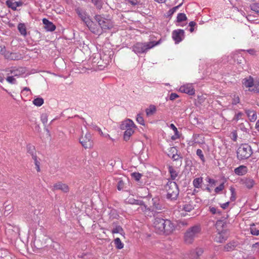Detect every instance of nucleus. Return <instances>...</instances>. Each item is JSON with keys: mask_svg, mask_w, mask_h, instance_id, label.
<instances>
[{"mask_svg": "<svg viewBox=\"0 0 259 259\" xmlns=\"http://www.w3.org/2000/svg\"><path fill=\"white\" fill-rule=\"evenodd\" d=\"M153 227L157 233L169 234L175 229L174 225L168 220L156 218L153 222Z\"/></svg>", "mask_w": 259, "mask_h": 259, "instance_id": "1", "label": "nucleus"}, {"mask_svg": "<svg viewBox=\"0 0 259 259\" xmlns=\"http://www.w3.org/2000/svg\"><path fill=\"white\" fill-rule=\"evenodd\" d=\"M136 125L133 121L130 119H126L121 122L120 125V128L124 130L123 139L125 141H128L130 137L134 134Z\"/></svg>", "mask_w": 259, "mask_h": 259, "instance_id": "2", "label": "nucleus"}, {"mask_svg": "<svg viewBox=\"0 0 259 259\" xmlns=\"http://www.w3.org/2000/svg\"><path fill=\"white\" fill-rule=\"evenodd\" d=\"M199 225H195L188 228L184 234V241L187 244H191L197 238L201 232Z\"/></svg>", "mask_w": 259, "mask_h": 259, "instance_id": "3", "label": "nucleus"}, {"mask_svg": "<svg viewBox=\"0 0 259 259\" xmlns=\"http://www.w3.org/2000/svg\"><path fill=\"white\" fill-rule=\"evenodd\" d=\"M159 41H150L144 43L138 42L133 46V50L137 54L144 53L148 50L159 44Z\"/></svg>", "mask_w": 259, "mask_h": 259, "instance_id": "4", "label": "nucleus"}, {"mask_svg": "<svg viewBox=\"0 0 259 259\" xmlns=\"http://www.w3.org/2000/svg\"><path fill=\"white\" fill-rule=\"evenodd\" d=\"M167 191V198L171 200H176L179 195V190L176 182L168 181L165 186Z\"/></svg>", "mask_w": 259, "mask_h": 259, "instance_id": "5", "label": "nucleus"}, {"mask_svg": "<svg viewBox=\"0 0 259 259\" xmlns=\"http://www.w3.org/2000/svg\"><path fill=\"white\" fill-rule=\"evenodd\" d=\"M251 148L247 144H241L237 151V157L240 160L246 159L251 156Z\"/></svg>", "mask_w": 259, "mask_h": 259, "instance_id": "6", "label": "nucleus"}, {"mask_svg": "<svg viewBox=\"0 0 259 259\" xmlns=\"http://www.w3.org/2000/svg\"><path fill=\"white\" fill-rule=\"evenodd\" d=\"M79 142L85 149H90L93 147L94 142L90 133H86L82 135L79 139Z\"/></svg>", "mask_w": 259, "mask_h": 259, "instance_id": "7", "label": "nucleus"}, {"mask_svg": "<svg viewBox=\"0 0 259 259\" xmlns=\"http://www.w3.org/2000/svg\"><path fill=\"white\" fill-rule=\"evenodd\" d=\"M95 19L102 29H109L112 27V22L109 19H105L100 15H96Z\"/></svg>", "mask_w": 259, "mask_h": 259, "instance_id": "8", "label": "nucleus"}, {"mask_svg": "<svg viewBox=\"0 0 259 259\" xmlns=\"http://www.w3.org/2000/svg\"><path fill=\"white\" fill-rule=\"evenodd\" d=\"M76 12L81 20L85 23L87 26L91 27L93 24V21H92L87 15L85 12L81 11L80 9L77 8Z\"/></svg>", "mask_w": 259, "mask_h": 259, "instance_id": "9", "label": "nucleus"}, {"mask_svg": "<svg viewBox=\"0 0 259 259\" xmlns=\"http://www.w3.org/2000/svg\"><path fill=\"white\" fill-rule=\"evenodd\" d=\"M179 91L187 94L189 95H194L195 94V90L192 84L187 83L182 85Z\"/></svg>", "mask_w": 259, "mask_h": 259, "instance_id": "10", "label": "nucleus"}, {"mask_svg": "<svg viewBox=\"0 0 259 259\" xmlns=\"http://www.w3.org/2000/svg\"><path fill=\"white\" fill-rule=\"evenodd\" d=\"M184 36V31L182 29H178L173 31L172 33V37L175 40L176 44L181 42Z\"/></svg>", "mask_w": 259, "mask_h": 259, "instance_id": "11", "label": "nucleus"}, {"mask_svg": "<svg viewBox=\"0 0 259 259\" xmlns=\"http://www.w3.org/2000/svg\"><path fill=\"white\" fill-rule=\"evenodd\" d=\"M217 232L214 238V240L217 242L223 243L227 239L229 235L228 231H218Z\"/></svg>", "mask_w": 259, "mask_h": 259, "instance_id": "12", "label": "nucleus"}, {"mask_svg": "<svg viewBox=\"0 0 259 259\" xmlns=\"http://www.w3.org/2000/svg\"><path fill=\"white\" fill-rule=\"evenodd\" d=\"M57 190H60L64 192H67L69 191V188L66 184L59 182L55 184L52 188L53 191Z\"/></svg>", "mask_w": 259, "mask_h": 259, "instance_id": "13", "label": "nucleus"}, {"mask_svg": "<svg viewBox=\"0 0 259 259\" xmlns=\"http://www.w3.org/2000/svg\"><path fill=\"white\" fill-rule=\"evenodd\" d=\"M217 232L228 231L226 229V222L224 220H218L215 224Z\"/></svg>", "mask_w": 259, "mask_h": 259, "instance_id": "14", "label": "nucleus"}, {"mask_svg": "<svg viewBox=\"0 0 259 259\" xmlns=\"http://www.w3.org/2000/svg\"><path fill=\"white\" fill-rule=\"evenodd\" d=\"M42 23L45 25V28L48 31H53L56 29L55 25L51 22L46 18L42 19Z\"/></svg>", "mask_w": 259, "mask_h": 259, "instance_id": "15", "label": "nucleus"}, {"mask_svg": "<svg viewBox=\"0 0 259 259\" xmlns=\"http://www.w3.org/2000/svg\"><path fill=\"white\" fill-rule=\"evenodd\" d=\"M5 57L7 59L17 60L21 58V55L17 53H11L7 52Z\"/></svg>", "mask_w": 259, "mask_h": 259, "instance_id": "16", "label": "nucleus"}, {"mask_svg": "<svg viewBox=\"0 0 259 259\" xmlns=\"http://www.w3.org/2000/svg\"><path fill=\"white\" fill-rule=\"evenodd\" d=\"M204 251L202 248H197L195 250L191 252L192 259H198Z\"/></svg>", "mask_w": 259, "mask_h": 259, "instance_id": "17", "label": "nucleus"}, {"mask_svg": "<svg viewBox=\"0 0 259 259\" xmlns=\"http://www.w3.org/2000/svg\"><path fill=\"white\" fill-rule=\"evenodd\" d=\"M6 4L9 8H11L13 10H16L17 7L21 6V2H14L11 0H8L6 1Z\"/></svg>", "mask_w": 259, "mask_h": 259, "instance_id": "18", "label": "nucleus"}, {"mask_svg": "<svg viewBox=\"0 0 259 259\" xmlns=\"http://www.w3.org/2000/svg\"><path fill=\"white\" fill-rule=\"evenodd\" d=\"M234 171L236 174L239 176L245 175L247 171V168L244 165H241L235 169Z\"/></svg>", "mask_w": 259, "mask_h": 259, "instance_id": "19", "label": "nucleus"}, {"mask_svg": "<svg viewBox=\"0 0 259 259\" xmlns=\"http://www.w3.org/2000/svg\"><path fill=\"white\" fill-rule=\"evenodd\" d=\"M26 150L27 152L33 156V159L35 161V162H37L36 156H34V153H35L34 146L30 144H29L27 145Z\"/></svg>", "mask_w": 259, "mask_h": 259, "instance_id": "20", "label": "nucleus"}, {"mask_svg": "<svg viewBox=\"0 0 259 259\" xmlns=\"http://www.w3.org/2000/svg\"><path fill=\"white\" fill-rule=\"evenodd\" d=\"M18 29L22 35L23 36H26V27L24 23H19L18 25Z\"/></svg>", "mask_w": 259, "mask_h": 259, "instance_id": "21", "label": "nucleus"}, {"mask_svg": "<svg viewBox=\"0 0 259 259\" xmlns=\"http://www.w3.org/2000/svg\"><path fill=\"white\" fill-rule=\"evenodd\" d=\"M194 205L193 204V202L192 201L186 203L184 204L183 206V209L187 212H190L192 210L194 209Z\"/></svg>", "mask_w": 259, "mask_h": 259, "instance_id": "22", "label": "nucleus"}, {"mask_svg": "<svg viewBox=\"0 0 259 259\" xmlns=\"http://www.w3.org/2000/svg\"><path fill=\"white\" fill-rule=\"evenodd\" d=\"M243 84L246 88H250L253 85V79L250 76L248 78H245L243 80Z\"/></svg>", "mask_w": 259, "mask_h": 259, "instance_id": "23", "label": "nucleus"}, {"mask_svg": "<svg viewBox=\"0 0 259 259\" xmlns=\"http://www.w3.org/2000/svg\"><path fill=\"white\" fill-rule=\"evenodd\" d=\"M156 111L155 106L151 105L146 109V113L147 116H150L154 114Z\"/></svg>", "mask_w": 259, "mask_h": 259, "instance_id": "24", "label": "nucleus"}, {"mask_svg": "<svg viewBox=\"0 0 259 259\" xmlns=\"http://www.w3.org/2000/svg\"><path fill=\"white\" fill-rule=\"evenodd\" d=\"M246 113L250 121L253 122L256 119L257 115L254 111L248 110Z\"/></svg>", "mask_w": 259, "mask_h": 259, "instance_id": "25", "label": "nucleus"}, {"mask_svg": "<svg viewBox=\"0 0 259 259\" xmlns=\"http://www.w3.org/2000/svg\"><path fill=\"white\" fill-rule=\"evenodd\" d=\"M4 207H5L4 213L8 215L12 211L13 205L11 202H10L9 201H6L4 203Z\"/></svg>", "mask_w": 259, "mask_h": 259, "instance_id": "26", "label": "nucleus"}, {"mask_svg": "<svg viewBox=\"0 0 259 259\" xmlns=\"http://www.w3.org/2000/svg\"><path fill=\"white\" fill-rule=\"evenodd\" d=\"M243 184L248 189H251L253 187L255 183L252 179H246L243 180Z\"/></svg>", "mask_w": 259, "mask_h": 259, "instance_id": "27", "label": "nucleus"}, {"mask_svg": "<svg viewBox=\"0 0 259 259\" xmlns=\"http://www.w3.org/2000/svg\"><path fill=\"white\" fill-rule=\"evenodd\" d=\"M170 127L175 132V135H174L171 137V139L173 140H175L177 139H179L180 138V135H179V131L177 129V128L176 127V126L173 123H171L170 124Z\"/></svg>", "mask_w": 259, "mask_h": 259, "instance_id": "28", "label": "nucleus"}, {"mask_svg": "<svg viewBox=\"0 0 259 259\" xmlns=\"http://www.w3.org/2000/svg\"><path fill=\"white\" fill-rule=\"evenodd\" d=\"M169 172L171 179L173 180H175L178 176V172L171 166L169 167Z\"/></svg>", "mask_w": 259, "mask_h": 259, "instance_id": "29", "label": "nucleus"}, {"mask_svg": "<svg viewBox=\"0 0 259 259\" xmlns=\"http://www.w3.org/2000/svg\"><path fill=\"white\" fill-rule=\"evenodd\" d=\"M202 178H197L193 180V185L195 188H199L201 186V184L202 183Z\"/></svg>", "mask_w": 259, "mask_h": 259, "instance_id": "30", "label": "nucleus"}, {"mask_svg": "<svg viewBox=\"0 0 259 259\" xmlns=\"http://www.w3.org/2000/svg\"><path fill=\"white\" fill-rule=\"evenodd\" d=\"M89 29L94 33L98 34L101 32L100 30L99 29L97 25L93 22V24L92 25L91 27L88 26Z\"/></svg>", "mask_w": 259, "mask_h": 259, "instance_id": "31", "label": "nucleus"}, {"mask_svg": "<svg viewBox=\"0 0 259 259\" xmlns=\"http://www.w3.org/2000/svg\"><path fill=\"white\" fill-rule=\"evenodd\" d=\"M126 202L132 204L142 205V202L138 200H136L133 198H128Z\"/></svg>", "mask_w": 259, "mask_h": 259, "instance_id": "32", "label": "nucleus"}, {"mask_svg": "<svg viewBox=\"0 0 259 259\" xmlns=\"http://www.w3.org/2000/svg\"><path fill=\"white\" fill-rule=\"evenodd\" d=\"M33 103L36 106H40L44 103V99L41 98H37L33 101Z\"/></svg>", "mask_w": 259, "mask_h": 259, "instance_id": "33", "label": "nucleus"}, {"mask_svg": "<svg viewBox=\"0 0 259 259\" xmlns=\"http://www.w3.org/2000/svg\"><path fill=\"white\" fill-rule=\"evenodd\" d=\"M115 246L118 249H121L123 247V244L121 242L119 238H116L114 240Z\"/></svg>", "mask_w": 259, "mask_h": 259, "instance_id": "34", "label": "nucleus"}, {"mask_svg": "<svg viewBox=\"0 0 259 259\" xmlns=\"http://www.w3.org/2000/svg\"><path fill=\"white\" fill-rule=\"evenodd\" d=\"M235 246L234 243H228L224 246V250L226 251H229L233 250Z\"/></svg>", "mask_w": 259, "mask_h": 259, "instance_id": "35", "label": "nucleus"}, {"mask_svg": "<svg viewBox=\"0 0 259 259\" xmlns=\"http://www.w3.org/2000/svg\"><path fill=\"white\" fill-rule=\"evenodd\" d=\"M187 17L184 13H179L177 16V21L178 22H182L186 20Z\"/></svg>", "mask_w": 259, "mask_h": 259, "instance_id": "36", "label": "nucleus"}, {"mask_svg": "<svg viewBox=\"0 0 259 259\" xmlns=\"http://www.w3.org/2000/svg\"><path fill=\"white\" fill-rule=\"evenodd\" d=\"M137 121L140 124L142 125H145V121L143 117L141 115V114H138L136 118Z\"/></svg>", "mask_w": 259, "mask_h": 259, "instance_id": "37", "label": "nucleus"}, {"mask_svg": "<svg viewBox=\"0 0 259 259\" xmlns=\"http://www.w3.org/2000/svg\"><path fill=\"white\" fill-rule=\"evenodd\" d=\"M123 232V229L122 228L119 226H116L115 228H114L112 230V233L113 234H114V233H120V234H122Z\"/></svg>", "mask_w": 259, "mask_h": 259, "instance_id": "38", "label": "nucleus"}, {"mask_svg": "<svg viewBox=\"0 0 259 259\" xmlns=\"http://www.w3.org/2000/svg\"><path fill=\"white\" fill-rule=\"evenodd\" d=\"M251 9L253 11L259 13V3L252 4L251 6Z\"/></svg>", "mask_w": 259, "mask_h": 259, "instance_id": "39", "label": "nucleus"}, {"mask_svg": "<svg viewBox=\"0 0 259 259\" xmlns=\"http://www.w3.org/2000/svg\"><path fill=\"white\" fill-rule=\"evenodd\" d=\"M12 74H13V76H19L23 74L22 71H20L19 69H14L11 71Z\"/></svg>", "mask_w": 259, "mask_h": 259, "instance_id": "40", "label": "nucleus"}, {"mask_svg": "<svg viewBox=\"0 0 259 259\" xmlns=\"http://www.w3.org/2000/svg\"><path fill=\"white\" fill-rule=\"evenodd\" d=\"M132 177L137 181H138L141 179L142 175L139 172H133L132 174Z\"/></svg>", "mask_w": 259, "mask_h": 259, "instance_id": "41", "label": "nucleus"}, {"mask_svg": "<svg viewBox=\"0 0 259 259\" xmlns=\"http://www.w3.org/2000/svg\"><path fill=\"white\" fill-rule=\"evenodd\" d=\"M230 190L231 192V196L230 197V199L232 201H234L236 199V193L235 189L233 187H231Z\"/></svg>", "mask_w": 259, "mask_h": 259, "instance_id": "42", "label": "nucleus"}, {"mask_svg": "<svg viewBox=\"0 0 259 259\" xmlns=\"http://www.w3.org/2000/svg\"><path fill=\"white\" fill-rule=\"evenodd\" d=\"M92 1L98 9H100L101 8V0H92Z\"/></svg>", "mask_w": 259, "mask_h": 259, "instance_id": "43", "label": "nucleus"}, {"mask_svg": "<svg viewBox=\"0 0 259 259\" xmlns=\"http://www.w3.org/2000/svg\"><path fill=\"white\" fill-rule=\"evenodd\" d=\"M196 154L200 157L201 160H204V157L202 151L201 149H197L196 151Z\"/></svg>", "mask_w": 259, "mask_h": 259, "instance_id": "44", "label": "nucleus"}, {"mask_svg": "<svg viewBox=\"0 0 259 259\" xmlns=\"http://www.w3.org/2000/svg\"><path fill=\"white\" fill-rule=\"evenodd\" d=\"M250 232H251V233L253 235L257 236L259 235V230L256 229L254 227H251Z\"/></svg>", "mask_w": 259, "mask_h": 259, "instance_id": "45", "label": "nucleus"}, {"mask_svg": "<svg viewBox=\"0 0 259 259\" xmlns=\"http://www.w3.org/2000/svg\"><path fill=\"white\" fill-rule=\"evenodd\" d=\"M240 102V99L238 97V96L237 95H234L233 98V101H232V104L234 105H236L237 104L239 103Z\"/></svg>", "mask_w": 259, "mask_h": 259, "instance_id": "46", "label": "nucleus"}, {"mask_svg": "<svg viewBox=\"0 0 259 259\" xmlns=\"http://www.w3.org/2000/svg\"><path fill=\"white\" fill-rule=\"evenodd\" d=\"M6 80L9 83H10L12 84H14L16 83V79L13 76L7 77V78H6Z\"/></svg>", "mask_w": 259, "mask_h": 259, "instance_id": "47", "label": "nucleus"}, {"mask_svg": "<svg viewBox=\"0 0 259 259\" xmlns=\"http://www.w3.org/2000/svg\"><path fill=\"white\" fill-rule=\"evenodd\" d=\"M41 121L44 124H45L47 123L48 121V116L47 114H42L41 116Z\"/></svg>", "mask_w": 259, "mask_h": 259, "instance_id": "48", "label": "nucleus"}, {"mask_svg": "<svg viewBox=\"0 0 259 259\" xmlns=\"http://www.w3.org/2000/svg\"><path fill=\"white\" fill-rule=\"evenodd\" d=\"M224 188V183H223L221 185H220V186H219L218 187L215 188V192L216 193H218L220 191L223 190Z\"/></svg>", "mask_w": 259, "mask_h": 259, "instance_id": "49", "label": "nucleus"}, {"mask_svg": "<svg viewBox=\"0 0 259 259\" xmlns=\"http://www.w3.org/2000/svg\"><path fill=\"white\" fill-rule=\"evenodd\" d=\"M243 115V113L241 112H239L237 113H236L234 117V120L238 121L239 120L242 116Z\"/></svg>", "mask_w": 259, "mask_h": 259, "instance_id": "50", "label": "nucleus"}, {"mask_svg": "<svg viewBox=\"0 0 259 259\" xmlns=\"http://www.w3.org/2000/svg\"><path fill=\"white\" fill-rule=\"evenodd\" d=\"M97 130L99 132V134H100L101 136H103V137H108L109 138V139H112V138L110 137V135L109 134H104L102 130H101V128H100L99 127H97Z\"/></svg>", "mask_w": 259, "mask_h": 259, "instance_id": "51", "label": "nucleus"}, {"mask_svg": "<svg viewBox=\"0 0 259 259\" xmlns=\"http://www.w3.org/2000/svg\"><path fill=\"white\" fill-rule=\"evenodd\" d=\"M181 5L182 4H180L177 6H176V7L172 8L170 10H169L168 11L169 14L170 15L174 14L177 10V9L181 6Z\"/></svg>", "mask_w": 259, "mask_h": 259, "instance_id": "52", "label": "nucleus"}, {"mask_svg": "<svg viewBox=\"0 0 259 259\" xmlns=\"http://www.w3.org/2000/svg\"><path fill=\"white\" fill-rule=\"evenodd\" d=\"M210 211L212 214H220L221 212L220 210L213 207H210Z\"/></svg>", "mask_w": 259, "mask_h": 259, "instance_id": "53", "label": "nucleus"}, {"mask_svg": "<svg viewBox=\"0 0 259 259\" xmlns=\"http://www.w3.org/2000/svg\"><path fill=\"white\" fill-rule=\"evenodd\" d=\"M6 48L4 46H0V54L3 55L5 56V55L6 54Z\"/></svg>", "mask_w": 259, "mask_h": 259, "instance_id": "54", "label": "nucleus"}, {"mask_svg": "<svg viewBox=\"0 0 259 259\" xmlns=\"http://www.w3.org/2000/svg\"><path fill=\"white\" fill-rule=\"evenodd\" d=\"M179 97V95L176 93H171L169 96V99L170 100H174L175 99L178 98Z\"/></svg>", "mask_w": 259, "mask_h": 259, "instance_id": "55", "label": "nucleus"}, {"mask_svg": "<svg viewBox=\"0 0 259 259\" xmlns=\"http://www.w3.org/2000/svg\"><path fill=\"white\" fill-rule=\"evenodd\" d=\"M123 186V182L122 181H119L118 183L117 189L119 190H120L121 189H122Z\"/></svg>", "mask_w": 259, "mask_h": 259, "instance_id": "56", "label": "nucleus"}, {"mask_svg": "<svg viewBox=\"0 0 259 259\" xmlns=\"http://www.w3.org/2000/svg\"><path fill=\"white\" fill-rule=\"evenodd\" d=\"M247 51L249 54L252 55H255L256 53V51L254 49H249Z\"/></svg>", "mask_w": 259, "mask_h": 259, "instance_id": "57", "label": "nucleus"}, {"mask_svg": "<svg viewBox=\"0 0 259 259\" xmlns=\"http://www.w3.org/2000/svg\"><path fill=\"white\" fill-rule=\"evenodd\" d=\"M229 204V202H227L225 203H223L221 205V207L223 208V209H225L226 208L228 205Z\"/></svg>", "mask_w": 259, "mask_h": 259, "instance_id": "58", "label": "nucleus"}, {"mask_svg": "<svg viewBox=\"0 0 259 259\" xmlns=\"http://www.w3.org/2000/svg\"><path fill=\"white\" fill-rule=\"evenodd\" d=\"M40 163H35V168L36 169V170L37 171H40V165H39V164Z\"/></svg>", "mask_w": 259, "mask_h": 259, "instance_id": "59", "label": "nucleus"}, {"mask_svg": "<svg viewBox=\"0 0 259 259\" xmlns=\"http://www.w3.org/2000/svg\"><path fill=\"white\" fill-rule=\"evenodd\" d=\"M207 181L210 184H214L215 183V181L214 180L209 178H207Z\"/></svg>", "mask_w": 259, "mask_h": 259, "instance_id": "60", "label": "nucleus"}, {"mask_svg": "<svg viewBox=\"0 0 259 259\" xmlns=\"http://www.w3.org/2000/svg\"><path fill=\"white\" fill-rule=\"evenodd\" d=\"M129 3L132 5H137L138 4V1H129Z\"/></svg>", "mask_w": 259, "mask_h": 259, "instance_id": "61", "label": "nucleus"}, {"mask_svg": "<svg viewBox=\"0 0 259 259\" xmlns=\"http://www.w3.org/2000/svg\"><path fill=\"white\" fill-rule=\"evenodd\" d=\"M4 80V76L3 74L0 73V82H3Z\"/></svg>", "mask_w": 259, "mask_h": 259, "instance_id": "62", "label": "nucleus"}, {"mask_svg": "<svg viewBox=\"0 0 259 259\" xmlns=\"http://www.w3.org/2000/svg\"><path fill=\"white\" fill-rule=\"evenodd\" d=\"M195 25H196V23L195 22H194V21H191L189 23V26L191 27H193Z\"/></svg>", "mask_w": 259, "mask_h": 259, "instance_id": "63", "label": "nucleus"}, {"mask_svg": "<svg viewBox=\"0 0 259 259\" xmlns=\"http://www.w3.org/2000/svg\"><path fill=\"white\" fill-rule=\"evenodd\" d=\"M255 128L259 132V120H258L256 123Z\"/></svg>", "mask_w": 259, "mask_h": 259, "instance_id": "64", "label": "nucleus"}]
</instances>
